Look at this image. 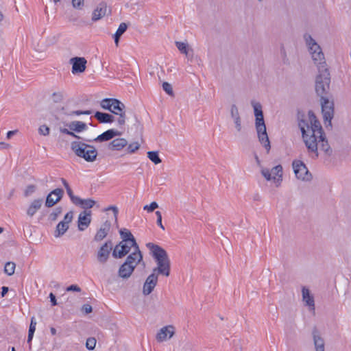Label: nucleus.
Returning <instances> with one entry per match:
<instances>
[{"label":"nucleus","instance_id":"43","mask_svg":"<svg viewBox=\"0 0 351 351\" xmlns=\"http://www.w3.org/2000/svg\"><path fill=\"white\" fill-rule=\"evenodd\" d=\"M140 147V144L137 142L130 143L127 148V151L130 154L134 153Z\"/></svg>","mask_w":351,"mask_h":351},{"label":"nucleus","instance_id":"17","mask_svg":"<svg viewBox=\"0 0 351 351\" xmlns=\"http://www.w3.org/2000/svg\"><path fill=\"white\" fill-rule=\"evenodd\" d=\"M108 7L105 2H101L94 10L92 16V21L95 22L107 14Z\"/></svg>","mask_w":351,"mask_h":351},{"label":"nucleus","instance_id":"19","mask_svg":"<svg viewBox=\"0 0 351 351\" xmlns=\"http://www.w3.org/2000/svg\"><path fill=\"white\" fill-rule=\"evenodd\" d=\"M175 44L180 52L184 54L189 60L192 61L193 58V49L189 47L188 43L176 41Z\"/></svg>","mask_w":351,"mask_h":351},{"label":"nucleus","instance_id":"51","mask_svg":"<svg viewBox=\"0 0 351 351\" xmlns=\"http://www.w3.org/2000/svg\"><path fill=\"white\" fill-rule=\"evenodd\" d=\"M61 199H46L45 206L49 208L52 207L58 202H59Z\"/></svg>","mask_w":351,"mask_h":351},{"label":"nucleus","instance_id":"5","mask_svg":"<svg viewBox=\"0 0 351 351\" xmlns=\"http://www.w3.org/2000/svg\"><path fill=\"white\" fill-rule=\"evenodd\" d=\"M255 125L258 134V138L261 143L267 149V152L270 150L271 145L269 137L266 131V125L264 121V117H258L255 119Z\"/></svg>","mask_w":351,"mask_h":351},{"label":"nucleus","instance_id":"22","mask_svg":"<svg viewBox=\"0 0 351 351\" xmlns=\"http://www.w3.org/2000/svg\"><path fill=\"white\" fill-rule=\"evenodd\" d=\"M134 269V266L124 262L119 269L118 276L123 279H128L131 276Z\"/></svg>","mask_w":351,"mask_h":351},{"label":"nucleus","instance_id":"48","mask_svg":"<svg viewBox=\"0 0 351 351\" xmlns=\"http://www.w3.org/2000/svg\"><path fill=\"white\" fill-rule=\"evenodd\" d=\"M49 131H50L49 128L45 125H43L40 126V128L38 129V132H39L40 134H42L44 136L49 135Z\"/></svg>","mask_w":351,"mask_h":351},{"label":"nucleus","instance_id":"34","mask_svg":"<svg viewBox=\"0 0 351 351\" xmlns=\"http://www.w3.org/2000/svg\"><path fill=\"white\" fill-rule=\"evenodd\" d=\"M69 229V225L62 221L56 226L55 237H59L63 235Z\"/></svg>","mask_w":351,"mask_h":351},{"label":"nucleus","instance_id":"4","mask_svg":"<svg viewBox=\"0 0 351 351\" xmlns=\"http://www.w3.org/2000/svg\"><path fill=\"white\" fill-rule=\"evenodd\" d=\"M71 148L76 156L87 162H93L96 160L97 151L93 145L81 141H73L71 143Z\"/></svg>","mask_w":351,"mask_h":351},{"label":"nucleus","instance_id":"42","mask_svg":"<svg viewBox=\"0 0 351 351\" xmlns=\"http://www.w3.org/2000/svg\"><path fill=\"white\" fill-rule=\"evenodd\" d=\"M52 195H56L57 197H62L64 195V191L60 188L56 189L49 193L46 197H51Z\"/></svg>","mask_w":351,"mask_h":351},{"label":"nucleus","instance_id":"21","mask_svg":"<svg viewBox=\"0 0 351 351\" xmlns=\"http://www.w3.org/2000/svg\"><path fill=\"white\" fill-rule=\"evenodd\" d=\"M72 202L77 206L80 207L84 210H90V209L95 204L93 199H71Z\"/></svg>","mask_w":351,"mask_h":351},{"label":"nucleus","instance_id":"24","mask_svg":"<svg viewBox=\"0 0 351 351\" xmlns=\"http://www.w3.org/2000/svg\"><path fill=\"white\" fill-rule=\"evenodd\" d=\"M128 145L126 139L123 138H116L111 141L108 148L112 151H120Z\"/></svg>","mask_w":351,"mask_h":351},{"label":"nucleus","instance_id":"6","mask_svg":"<svg viewBox=\"0 0 351 351\" xmlns=\"http://www.w3.org/2000/svg\"><path fill=\"white\" fill-rule=\"evenodd\" d=\"M322 112L325 123H328L326 125L332 127L331 121L334 117V103L330 100L328 97L320 98Z\"/></svg>","mask_w":351,"mask_h":351},{"label":"nucleus","instance_id":"1","mask_svg":"<svg viewBox=\"0 0 351 351\" xmlns=\"http://www.w3.org/2000/svg\"><path fill=\"white\" fill-rule=\"evenodd\" d=\"M298 126L302 132L303 141L308 152L315 154V158H318V147L328 156L332 154L328 142L326 139L324 130L317 119L316 116L310 110L308 113V119H300Z\"/></svg>","mask_w":351,"mask_h":351},{"label":"nucleus","instance_id":"58","mask_svg":"<svg viewBox=\"0 0 351 351\" xmlns=\"http://www.w3.org/2000/svg\"><path fill=\"white\" fill-rule=\"evenodd\" d=\"M119 115V117L118 119V123L120 125H123L125 123V112H121L118 114Z\"/></svg>","mask_w":351,"mask_h":351},{"label":"nucleus","instance_id":"38","mask_svg":"<svg viewBox=\"0 0 351 351\" xmlns=\"http://www.w3.org/2000/svg\"><path fill=\"white\" fill-rule=\"evenodd\" d=\"M16 265L13 262H8L4 267V272L8 276H12L14 273Z\"/></svg>","mask_w":351,"mask_h":351},{"label":"nucleus","instance_id":"15","mask_svg":"<svg viewBox=\"0 0 351 351\" xmlns=\"http://www.w3.org/2000/svg\"><path fill=\"white\" fill-rule=\"evenodd\" d=\"M310 51L312 55V59L314 61V63L317 65L318 72L319 71V66L324 64L325 68L328 69L325 60L324 54L320 47L319 49L311 50Z\"/></svg>","mask_w":351,"mask_h":351},{"label":"nucleus","instance_id":"2","mask_svg":"<svg viewBox=\"0 0 351 351\" xmlns=\"http://www.w3.org/2000/svg\"><path fill=\"white\" fill-rule=\"evenodd\" d=\"M146 246L150 250L157 265V267L153 269L154 272H156L165 277L169 276L171 262L166 250L160 245L153 243H148Z\"/></svg>","mask_w":351,"mask_h":351},{"label":"nucleus","instance_id":"32","mask_svg":"<svg viewBox=\"0 0 351 351\" xmlns=\"http://www.w3.org/2000/svg\"><path fill=\"white\" fill-rule=\"evenodd\" d=\"M127 28H128V25L125 23H121L119 25L118 29L117 30V32H115V34L114 35V43L117 46H118V45H119V39H120L121 36L126 31Z\"/></svg>","mask_w":351,"mask_h":351},{"label":"nucleus","instance_id":"14","mask_svg":"<svg viewBox=\"0 0 351 351\" xmlns=\"http://www.w3.org/2000/svg\"><path fill=\"white\" fill-rule=\"evenodd\" d=\"M91 210H84L78 217L77 226L80 231L87 228L91 222Z\"/></svg>","mask_w":351,"mask_h":351},{"label":"nucleus","instance_id":"52","mask_svg":"<svg viewBox=\"0 0 351 351\" xmlns=\"http://www.w3.org/2000/svg\"><path fill=\"white\" fill-rule=\"evenodd\" d=\"M62 182L64 184V186L66 188L67 194L69 196V197H77L76 196H75L73 194V191H72L71 189L70 188V186H69V184L67 183V182L64 179H62Z\"/></svg>","mask_w":351,"mask_h":351},{"label":"nucleus","instance_id":"63","mask_svg":"<svg viewBox=\"0 0 351 351\" xmlns=\"http://www.w3.org/2000/svg\"><path fill=\"white\" fill-rule=\"evenodd\" d=\"M184 351H193V346L191 343H186L183 347Z\"/></svg>","mask_w":351,"mask_h":351},{"label":"nucleus","instance_id":"30","mask_svg":"<svg viewBox=\"0 0 351 351\" xmlns=\"http://www.w3.org/2000/svg\"><path fill=\"white\" fill-rule=\"evenodd\" d=\"M125 109V105L120 101L119 100L117 99H113L112 104V108L110 112L118 114L121 112H124L123 110Z\"/></svg>","mask_w":351,"mask_h":351},{"label":"nucleus","instance_id":"20","mask_svg":"<svg viewBox=\"0 0 351 351\" xmlns=\"http://www.w3.org/2000/svg\"><path fill=\"white\" fill-rule=\"evenodd\" d=\"M302 300L306 306H308L310 311L315 312V301L313 296L311 294L308 289L303 287L302 289Z\"/></svg>","mask_w":351,"mask_h":351},{"label":"nucleus","instance_id":"60","mask_svg":"<svg viewBox=\"0 0 351 351\" xmlns=\"http://www.w3.org/2000/svg\"><path fill=\"white\" fill-rule=\"evenodd\" d=\"M66 291H77V292H80V291H81V289L77 285H71L69 286L66 288Z\"/></svg>","mask_w":351,"mask_h":351},{"label":"nucleus","instance_id":"41","mask_svg":"<svg viewBox=\"0 0 351 351\" xmlns=\"http://www.w3.org/2000/svg\"><path fill=\"white\" fill-rule=\"evenodd\" d=\"M96 339L95 337H88L86 341V348L88 350H93L96 346Z\"/></svg>","mask_w":351,"mask_h":351},{"label":"nucleus","instance_id":"7","mask_svg":"<svg viewBox=\"0 0 351 351\" xmlns=\"http://www.w3.org/2000/svg\"><path fill=\"white\" fill-rule=\"evenodd\" d=\"M294 173L297 178L302 180H308L311 175L309 173L305 164L300 160H294L292 163Z\"/></svg>","mask_w":351,"mask_h":351},{"label":"nucleus","instance_id":"39","mask_svg":"<svg viewBox=\"0 0 351 351\" xmlns=\"http://www.w3.org/2000/svg\"><path fill=\"white\" fill-rule=\"evenodd\" d=\"M252 105L254 108L255 117L263 116L262 106L260 103L252 101Z\"/></svg>","mask_w":351,"mask_h":351},{"label":"nucleus","instance_id":"33","mask_svg":"<svg viewBox=\"0 0 351 351\" xmlns=\"http://www.w3.org/2000/svg\"><path fill=\"white\" fill-rule=\"evenodd\" d=\"M36 322L34 317L31 318V322L29 327L28 331V337H27V343L29 345V348H31V342L34 337V334L36 330Z\"/></svg>","mask_w":351,"mask_h":351},{"label":"nucleus","instance_id":"23","mask_svg":"<svg viewBox=\"0 0 351 351\" xmlns=\"http://www.w3.org/2000/svg\"><path fill=\"white\" fill-rule=\"evenodd\" d=\"M312 334L316 351H324V341L319 335V332L315 327L313 328Z\"/></svg>","mask_w":351,"mask_h":351},{"label":"nucleus","instance_id":"56","mask_svg":"<svg viewBox=\"0 0 351 351\" xmlns=\"http://www.w3.org/2000/svg\"><path fill=\"white\" fill-rule=\"evenodd\" d=\"M72 219H73V213L71 211H70L64 215V219L62 221L64 222L69 225V223L70 222H71Z\"/></svg>","mask_w":351,"mask_h":351},{"label":"nucleus","instance_id":"40","mask_svg":"<svg viewBox=\"0 0 351 351\" xmlns=\"http://www.w3.org/2000/svg\"><path fill=\"white\" fill-rule=\"evenodd\" d=\"M113 99L106 98L101 101V106L105 110H111Z\"/></svg>","mask_w":351,"mask_h":351},{"label":"nucleus","instance_id":"18","mask_svg":"<svg viewBox=\"0 0 351 351\" xmlns=\"http://www.w3.org/2000/svg\"><path fill=\"white\" fill-rule=\"evenodd\" d=\"M111 228V223L110 221L106 220L97 230L95 235L94 240L95 241H101L103 240L110 232Z\"/></svg>","mask_w":351,"mask_h":351},{"label":"nucleus","instance_id":"11","mask_svg":"<svg viewBox=\"0 0 351 351\" xmlns=\"http://www.w3.org/2000/svg\"><path fill=\"white\" fill-rule=\"evenodd\" d=\"M122 134V132H120L114 129H110L106 130V132H103L100 135H99L97 137L92 139H85L84 141L86 142H92V141H96V142H104L108 141L109 140L112 139L114 137L117 136H121Z\"/></svg>","mask_w":351,"mask_h":351},{"label":"nucleus","instance_id":"3","mask_svg":"<svg viewBox=\"0 0 351 351\" xmlns=\"http://www.w3.org/2000/svg\"><path fill=\"white\" fill-rule=\"evenodd\" d=\"M330 84V74L324 64L319 66V71L315 79V91L320 98L328 97Z\"/></svg>","mask_w":351,"mask_h":351},{"label":"nucleus","instance_id":"49","mask_svg":"<svg viewBox=\"0 0 351 351\" xmlns=\"http://www.w3.org/2000/svg\"><path fill=\"white\" fill-rule=\"evenodd\" d=\"M104 210L105 211L112 210L114 217V220H115V221H117V215H118L119 210H118V208L116 206H110L104 209Z\"/></svg>","mask_w":351,"mask_h":351},{"label":"nucleus","instance_id":"54","mask_svg":"<svg viewBox=\"0 0 351 351\" xmlns=\"http://www.w3.org/2000/svg\"><path fill=\"white\" fill-rule=\"evenodd\" d=\"M60 132L63 133V134H66L70 135V136H71L73 137H75L76 138H78V139L81 138L80 136L76 135L73 132L70 131V130H69L66 128H60Z\"/></svg>","mask_w":351,"mask_h":351},{"label":"nucleus","instance_id":"61","mask_svg":"<svg viewBox=\"0 0 351 351\" xmlns=\"http://www.w3.org/2000/svg\"><path fill=\"white\" fill-rule=\"evenodd\" d=\"M281 54L282 56L283 62L285 64H288V58L287 57V53H286L285 49L283 47L281 48Z\"/></svg>","mask_w":351,"mask_h":351},{"label":"nucleus","instance_id":"59","mask_svg":"<svg viewBox=\"0 0 351 351\" xmlns=\"http://www.w3.org/2000/svg\"><path fill=\"white\" fill-rule=\"evenodd\" d=\"M82 311L86 314H88L93 311V308L90 304H85L82 306Z\"/></svg>","mask_w":351,"mask_h":351},{"label":"nucleus","instance_id":"35","mask_svg":"<svg viewBox=\"0 0 351 351\" xmlns=\"http://www.w3.org/2000/svg\"><path fill=\"white\" fill-rule=\"evenodd\" d=\"M148 158L155 165H158L162 162L158 152L149 151L147 152Z\"/></svg>","mask_w":351,"mask_h":351},{"label":"nucleus","instance_id":"29","mask_svg":"<svg viewBox=\"0 0 351 351\" xmlns=\"http://www.w3.org/2000/svg\"><path fill=\"white\" fill-rule=\"evenodd\" d=\"M69 128L76 132H81L87 129V125L82 121H75L68 125Z\"/></svg>","mask_w":351,"mask_h":351},{"label":"nucleus","instance_id":"47","mask_svg":"<svg viewBox=\"0 0 351 351\" xmlns=\"http://www.w3.org/2000/svg\"><path fill=\"white\" fill-rule=\"evenodd\" d=\"M163 90L169 95H173V88L171 85L168 82H163L162 84Z\"/></svg>","mask_w":351,"mask_h":351},{"label":"nucleus","instance_id":"26","mask_svg":"<svg viewBox=\"0 0 351 351\" xmlns=\"http://www.w3.org/2000/svg\"><path fill=\"white\" fill-rule=\"evenodd\" d=\"M230 114L232 118L234 119L237 130L240 132L241 130V121L238 108L235 104L231 106Z\"/></svg>","mask_w":351,"mask_h":351},{"label":"nucleus","instance_id":"55","mask_svg":"<svg viewBox=\"0 0 351 351\" xmlns=\"http://www.w3.org/2000/svg\"><path fill=\"white\" fill-rule=\"evenodd\" d=\"M155 214L157 216V221H156L157 225L159 226L162 230H164L165 227L162 223V215H161L160 212L156 211L155 213Z\"/></svg>","mask_w":351,"mask_h":351},{"label":"nucleus","instance_id":"28","mask_svg":"<svg viewBox=\"0 0 351 351\" xmlns=\"http://www.w3.org/2000/svg\"><path fill=\"white\" fill-rule=\"evenodd\" d=\"M43 199H35L29 205L27 210V214L29 217H33L34 214L41 208Z\"/></svg>","mask_w":351,"mask_h":351},{"label":"nucleus","instance_id":"64","mask_svg":"<svg viewBox=\"0 0 351 351\" xmlns=\"http://www.w3.org/2000/svg\"><path fill=\"white\" fill-rule=\"evenodd\" d=\"M9 288L8 287L3 286L1 287V295L3 298L6 293L8 292Z\"/></svg>","mask_w":351,"mask_h":351},{"label":"nucleus","instance_id":"36","mask_svg":"<svg viewBox=\"0 0 351 351\" xmlns=\"http://www.w3.org/2000/svg\"><path fill=\"white\" fill-rule=\"evenodd\" d=\"M64 94L63 91L54 92L51 95V99L53 103H61L64 100Z\"/></svg>","mask_w":351,"mask_h":351},{"label":"nucleus","instance_id":"37","mask_svg":"<svg viewBox=\"0 0 351 351\" xmlns=\"http://www.w3.org/2000/svg\"><path fill=\"white\" fill-rule=\"evenodd\" d=\"M282 167L280 165L272 168L271 173V176L274 175L273 179L274 180H276V179L279 180V178L282 177Z\"/></svg>","mask_w":351,"mask_h":351},{"label":"nucleus","instance_id":"45","mask_svg":"<svg viewBox=\"0 0 351 351\" xmlns=\"http://www.w3.org/2000/svg\"><path fill=\"white\" fill-rule=\"evenodd\" d=\"M36 190V185L30 184L28 185L25 190L24 195L25 196H30L32 195Z\"/></svg>","mask_w":351,"mask_h":351},{"label":"nucleus","instance_id":"10","mask_svg":"<svg viewBox=\"0 0 351 351\" xmlns=\"http://www.w3.org/2000/svg\"><path fill=\"white\" fill-rule=\"evenodd\" d=\"M133 246L128 242L120 241L115 245L112 251V256L114 258H121L126 256Z\"/></svg>","mask_w":351,"mask_h":351},{"label":"nucleus","instance_id":"57","mask_svg":"<svg viewBox=\"0 0 351 351\" xmlns=\"http://www.w3.org/2000/svg\"><path fill=\"white\" fill-rule=\"evenodd\" d=\"M72 4L75 8L81 9L84 5V0H72Z\"/></svg>","mask_w":351,"mask_h":351},{"label":"nucleus","instance_id":"25","mask_svg":"<svg viewBox=\"0 0 351 351\" xmlns=\"http://www.w3.org/2000/svg\"><path fill=\"white\" fill-rule=\"evenodd\" d=\"M120 236L122 239L121 241L128 242L132 246L138 245L136 239L130 230L125 228L121 229L119 231Z\"/></svg>","mask_w":351,"mask_h":351},{"label":"nucleus","instance_id":"12","mask_svg":"<svg viewBox=\"0 0 351 351\" xmlns=\"http://www.w3.org/2000/svg\"><path fill=\"white\" fill-rule=\"evenodd\" d=\"M133 247L134 249V252L128 256L125 263L136 268L138 264L143 261V254L138 245L133 246Z\"/></svg>","mask_w":351,"mask_h":351},{"label":"nucleus","instance_id":"9","mask_svg":"<svg viewBox=\"0 0 351 351\" xmlns=\"http://www.w3.org/2000/svg\"><path fill=\"white\" fill-rule=\"evenodd\" d=\"M158 275L160 274L152 270V273L147 276L143 287V293L145 295H149L154 291L158 282Z\"/></svg>","mask_w":351,"mask_h":351},{"label":"nucleus","instance_id":"50","mask_svg":"<svg viewBox=\"0 0 351 351\" xmlns=\"http://www.w3.org/2000/svg\"><path fill=\"white\" fill-rule=\"evenodd\" d=\"M261 173L265 178L267 180H271L273 179L271 171L267 169H261Z\"/></svg>","mask_w":351,"mask_h":351},{"label":"nucleus","instance_id":"53","mask_svg":"<svg viewBox=\"0 0 351 351\" xmlns=\"http://www.w3.org/2000/svg\"><path fill=\"white\" fill-rule=\"evenodd\" d=\"M91 111L90 110H73L71 112L69 115H81V114H90Z\"/></svg>","mask_w":351,"mask_h":351},{"label":"nucleus","instance_id":"13","mask_svg":"<svg viewBox=\"0 0 351 351\" xmlns=\"http://www.w3.org/2000/svg\"><path fill=\"white\" fill-rule=\"evenodd\" d=\"M70 63L72 64V73L75 74L85 71L87 61L83 57H74L70 59Z\"/></svg>","mask_w":351,"mask_h":351},{"label":"nucleus","instance_id":"27","mask_svg":"<svg viewBox=\"0 0 351 351\" xmlns=\"http://www.w3.org/2000/svg\"><path fill=\"white\" fill-rule=\"evenodd\" d=\"M94 117L101 123H112L114 121V117L112 114L99 111H97Z\"/></svg>","mask_w":351,"mask_h":351},{"label":"nucleus","instance_id":"46","mask_svg":"<svg viewBox=\"0 0 351 351\" xmlns=\"http://www.w3.org/2000/svg\"><path fill=\"white\" fill-rule=\"evenodd\" d=\"M158 207V204L156 202H152L149 205H145L143 207L144 210H147L148 212H153L156 208Z\"/></svg>","mask_w":351,"mask_h":351},{"label":"nucleus","instance_id":"8","mask_svg":"<svg viewBox=\"0 0 351 351\" xmlns=\"http://www.w3.org/2000/svg\"><path fill=\"white\" fill-rule=\"evenodd\" d=\"M112 250V242L110 240L106 241L99 249L97 254V261L101 264H105L109 258Z\"/></svg>","mask_w":351,"mask_h":351},{"label":"nucleus","instance_id":"16","mask_svg":"<svg viewBox=\"0 0 351 351\" xmlns=\"http://www.w3.org/2000/svg\"><path fill=\"white\" fill-rule=\"evenodd\" d=\"M175 333L174 327L171 325L162 328L156 335L158 341H164L167 339H170Z\"/></svg>","mask_w":351,"mask_h":351},{"label":"nucleus","instance_id":"44","mask_svg":"<svg viewBox=\"0 0 351 351\" xmlns=\"http://www.w3.org/2000/svg\"><path fill=\"white\" fill-rule=\"evenodd\" d=\"M62 208L61 207H57L54 210L53 213H51L49 215V218L52 221H56L58 218V217L62 213Z\"/></svg>","mask_w":351,"mask_h":351},{"label":"nucleus","instance_id":"62","mask_svg":"<svg viewBox=\"0 0 351 351\" xmlns=\"http://www.w3.org/2000/svg\"><path fill=\"white\" fill-rule=\"evenodd\" d=\"M49 298H50V302H51L52 306L57 305L56 298V295L53 293H50Z\"/></svg>","mask_w":351,"mask_h":351},{"label":"nucleus","instance_id":"31","mask_svg":"<svg viewBox=\"0 0 351 351\" xmlns=\"http://www.w3.org/2000/svg\"><path fill=\"white\" fill-rule=\"evenodd\" d=\"M304 38L306 44L308 47L309 51L319 49L320 46L316 43V41L312 38V36L310 34H304Z\"/></svg>","mask_w":351,"mask_h":351}]
</instances>
